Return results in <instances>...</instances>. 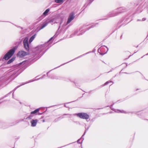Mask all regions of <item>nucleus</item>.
<instances>
[{
	"label": "nucleus",
	"instance_id": "9",
	"mask_svg": "<svg viewBox=\"0 0 148 148\" xmlns=\"http://www.w3.org/2000/svg\"><path fill=\"white\" fill-rule=\"evenodd\" d=\"M49 9H47L43 13V15L45 16H46L47 15V13L49 12Z\"/></svg>",
	"mask_w": 148,
	"mask_h": 148
},
{
	"label": "nucleus",
	"instance_id": "5",
	"mask_svg": "<svg viewBox=\"0 0 148 148\" xmlns=\"http://www.w3.org/2000/svg\"><path fill=\"white\" fill-rule=\"evenodd\" d=\"M38 122V120L37 119L33 120L31 121V125L32 127L35 126Z\"/></svg>",
	"mask_w": 148,
	"mask_h": 148
},
{
	"label": "nucleus",
	"instance_id": "13",
	"mask_svg": "<svg viewBox=\"0 0 148 148\" xmlns=\"http://www.w3.org/2000/svg\"><path fill=\"white\" fill-rule=\"evenodd\" d=\"M48 23H45L43 24L41 26V27L40 28V29H43L47 25Z\"/></svg>",
	"mask_w": 148,
	"mask_h": 148
},
{
	"label": "nucleus",
	"instance_id": "11",
	"mask_svg": "<svg viewBox=\"0 0 148 148\" xmlns=\"http://www.w3.org/2000/svg\"><path fill=\"white\" fill-rule=\"evenodd\" d=\"M39 111V109H36L34 111L32 112H31V114H35L37 112H38Z\"/></svg>",
	"mask_w": 148,
	"mask_h": 148
},
{
	"label": "nucleus",
	"instance_id": "1",
	"mask_svg": "<svg viewBox=\"0 0 148 148\" xmlns=\"http://www.w3.org/2000/svg\"><path fill=\"white\" fill-rule=\"evenodd\" d=\"M15 48H13L10 49L4 56V58L6 60H8L14 54L15 52Z\"/></svg>",
	"mask_w": 148,
	"mask_h": 148
},
{
	"label": "nucleus",
	"instance_id": "15",
	"mask_svg": "<svg viewBox=\"0 0 148 148\" xmlns=\"http://www.w3.org/2000/svg\"><path fill=\"white\" fill-rule=\"evenodd\" d=\"M52 38H53L52 37H51V38H50V39L49 40V41L51 40L52 39Z\"/></svg>",
	"mask_w": 148,
	"mask_h": 148
},
{
	"label": "nucleus",
	"instance_id": "14",
	"mask_svg": "<svg viewBox=\"0 0 148 148\" xmlns=\"http://www.w3.org/2000/svg\"><path fill=\"white\" fill-rule=\"evenodd\" d=\"M108 83V82H106V83H105L104 84V85H107Z\"/></svg>",
	"mask_w": 148,
	"mask_h": 148
},
{
	"label": "nucleus",
	"instance_id": "10",
	"mask_svg": "<svg viewBox=\"0 0 148 148\" xmlns=\"http://www.w3.org/2000/svg\"><path fill=\"white\" fill-rule=\"evenodd\" d=\"M28 38H25V39L24 40H23V44H26L27 43H28Z\"/></svg>",
	"mask_w": 148,
	"mask_h": 148
},
{
	"label": "nucleus",
	"instance_id": "7",
	"mask_svg": "<svg viewBox=\"0 0 148 148\" xmlns=\"http://www.w3.org/2000/svg\"><path fill=\"white\" fill-rule=\"evenodd\" d=\"M35 35H34L32 36L31 38H30L29 40V42L30 43L33 40L34 38H35Z\"/></svg>",
	"mask_w": 148,
	"mask_h": 148
},
{
	"label": "nucleus",
	"instance_id": "16",
	"mask_svg": "<svg viewBox=\"0 0 148 148\" xmlns=\"http://www.w3.org/2000/svg\"><path fill=\"white\" fill-rule=\"evenodd\" d=\"M79 140H77V142H79Z\"/></svg>",
	"mask_w": 148,
	"mask_h": 148
},
{
	"label": "nucleus",
	"instance_id": "4",
	"mask_svg": "<svg viewBox=\"0 0 148 148\" xmlns=\"http://www.w3.org/2000/svg\"><path fill=\"white\" fill-rule=\"evenodd\" d=\"M74 18V14L73 13H71L69 15L68 20L67 22V24L69 23Z\"/></svg>",
	"mask_w": 148,
	"mask_h": 148
},
{
	"label": "nucleus",
	"instance_id": "6",
	"mask_svg": "<svg viewBox=\"0 0 148 148\" xmlns=\"http://www.w3.org/2000/svg\"><path fill=\"white\" fill-rule=\"evenodd\" d=\"M24 46L25 49L27 50H29V44L28 43L25 44H24Z\"/></svg>",
	"mask_w": 148,
	"mask_h": 148
},
{
	"label": "nucleus",
	"instance_id": "3",
	"mask_svg": "<svg viewBox=\"0 0 148 148\" xmlns=\"http://www.w3.org/2000/svg\"><path fill=\"white\" fill-rule=\"evenodd\" d=\"M27 55V53L23 51H19L17 54V56L19 58H21Z\"/></svg>",
	"mask_w": 148,
	"mask_h": 148
},
{
	"label": "nucleus",
	"instance_id": "12",
	"mask_svg": "<svg viewBox=\"0 0 148 148\" xmlns=\"http://www.w3.org/2000/svg\"><path fill=\"white\" fill-rule=\"evenodd\" d=\"M55 2L57 3H62L64 2L63 0H55Z\"/></svg>",
	"mask_w": 148,
	"mask_h": 148
},
{
	"label": "nucleus",
	"instance_id": "2",
	"mask_svg": "<svg viewBox=\"0 0 148 148\" xmlns=\"http://www.w3.org/2000/svg\"><path fill=\"white\" fill-rule=\"evenodd\" d=\"M77 115L80 118L83 119H88L89 118L88 115L85 113H79L77 114Z\"/></svg>",
	"mask_w": 148,
	"mask_h": 148
},
{
	"label": "nucleus",
	"instance_id": "8",
	"mask_svg": "<svg viewBox=\"0 0 148 148\" xmlns=\"http://www.w3.org/2000/svg\"><path fill=\"white\" fill-rule=\"evenodd\" d=\"M15 60V58H12L11 59L9 60L7 62L8 64H10L12 62Z\"/></svg>",
	"mask_w": 148,
	"mask_h": 148
}]
</instances>
